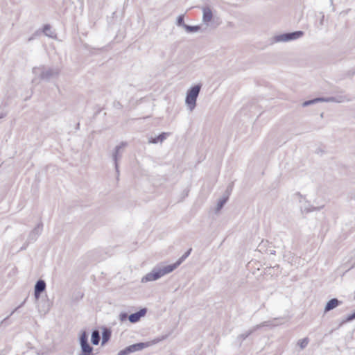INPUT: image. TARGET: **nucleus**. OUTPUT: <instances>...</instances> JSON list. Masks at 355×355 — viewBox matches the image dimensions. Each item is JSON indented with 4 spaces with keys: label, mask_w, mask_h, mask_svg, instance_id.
I'll use <instances>...</instances> for the list:
<instances>
[{
    "label": "nucleus",
    "mask_w": 355,
    "mask_h": 355,
    "mask_svg": "<svg viewBox=\"0 0 355 355\" xmlns=\"http://www.w3.org/2000/svg\"><path fill=\"white\" fill-rule=\"evenodd\" d=\"M304 35V32L301 31H294L291 33H286L274 37L275 42H286L294 40H297Z\"/></svg>",
    "instance_id": "6"
},
{
    "label": "nucleus",
    "mask_w": 355,
    "mask_h": 355,
    "mask_svg": "<svg viewBox=\"0 0 355 355\" xmlns=\"http://www.w3.org/2000/svg\"><path fill=\"white\" fill-rule=\"evenodd\" d=\"M201 87V84H197L190 87L187 92L185 103L191 112H192L196 106V101Z\"/></svg>",
    "instance_id": "2"
},
{
    "label": "nucleus",
    "mask_w": 355,
    "mask_h": 355,
    "mask_svg": "<svg viewBox=\"0 0 355 355\" xmlns=\"http://www.w3.org/2000/svg\"><path fill=\"white\" fill-rule=\"evenodd\" d=\"M149 346H150L149 343H139L133 344V345H131L125 347V349L121 350L118 353V355H128L130 353H132V352H135L137 351H140V350L143 349L144 348L148 347Z\"/></svg>",
    "instance_id": "8"
},
{
    "label": "nucleus",
    "mask_w": 355,
    "mask_h": 355,
    "mask_svg": "<svg viewBox=\"0 0 355 355\" xmlns=\"http://www.w3.org/2000/svg\"><path fill=\"white\" fill-rule=\"evenodd\" d=\"M100 340H101V337H100V334H99L98 330H96V329L94 330L92 333V338H91V341H92V344L94 345H97L99 343Z\"/></svg>",
    "instance_id": "18"
},
{
    "label": "nucleus",
    "mask_w": 355,
    "mask_h": 355,
    "mask_svg": "<svg viewBox=\"0 0 355 355\" xmlns=\"http://www.w3.org/2000/svg\"><path fill=\"white\" fill-rule=\"evenodd\" d=\"M127 146V143L122 141L119 145L116 146L112 153V159L114 162V166L116 173V179L119 180V161L122 157L123 153V148Z\"/></svg>",
    "instance_id": "5"
},
{
    "label": "nucleus",
    "mask_w": 355,
    "mask_h": 355,
    "mask_svg": "<svg viewBox=\"0 0 355 355\" xmlns=\"http://www.w3.org/2000/svg\"><path fill=\"white\" fill-rule=\"evenodd\" d=\"M342 302L338 300L336 298H333L327 302L325 307H324V313L329 312V311L335 309L340 304H341Z\"/></svg>",
    "instance_id": "14"
},
{
    "label": "nucleus",
    "mask_w": 355,
    "mask_h": 355,
    "mask_svg": "<svg viewBox=\"0 0 355 355\" xmlns=\"http://www.w3.org/2000/svg\"><path fill=\"white\" fill-rule=\"evenodd\" d=\"M331 1V3L332 4L333 3V0H330Z\"/></svg>",
    "instance_id": "32"
},
{
    "label": "nucleus",
    "mask_w": 355,
    "mask_h": 355,
    "mask_svg": "<svg viewBox=\"0 0 355 355\" xmlns=\"http://www.w3.org/2000/svg\"><path fill=\"white\" fill-rule=\"evenodd\" d=\"M184 15H179L176 20V25L178 26H180V27H182L183 28H184L185 26H187V24L184 23Z\"/></svg>",
    "instance_id": "23"
},
{
    "label": "nucleus",
    "mask_w": 355,
    "mask_h": 355,
    "mask_svg": "<svg viewBox=\"0 0 355 355\" xmlns=\"http://www.w3.org/2000/svg\"><path fill=\"white\" fill-rule=\"evenodd\" d=\"M277 324H272L271 323V322L270 321H265V322H261V324H257L254 327H253L251 329H250L248 331L244 333V334H240L237 338L238 339H241V340H244L245 339H246L251 334H252L254 331H257V329H259V328L261 327H268V326H277Z\"/></svg>",
    "instance_id": "9"
},
{
    "label": "nucleus",
    "mask_w": 355,
    "mask_h": 355,
    "mask_svg": "<svg viewBox=\"0 0 355 355\" xmlns=\"http://www.w3.org/2000/svg\"><path fill=\"white\" fill-rule=\"evenodd\" d=\"M227 200L228 196L223 197L219 199L215 209L216 213H218L221 210V209L224 207L225 204L227 202Z\"/></svg>",
    "instance_id": "19"
},
{
    "label": "nucleus",
    "mask_w": 355,
    "mask_h": 355,
    "mask_svg": "<svg viewBox=\"0 0 355 355\" xmlns=\"http://www.w3.org/2000/svg\"><path fill=\"white\" fill-rule=\"evenodd\" d=\"M320 102H333L336 103H342L345 101H349V99L346 96H331V97H319Z\"/></svg>",
    "instance_id": "10"
},
{
    "label": "nucleus",
    "mask_w": 355,
    "mask_h": 355,
    "mask_svg": "<svg viewBox=\"0 0 355 355\" xmlns=\"http://www.w3.org/2000/svg\"><path fill=\"white\" fill-rule=\"evenodd\" d=\"M172 266L170 265L168 266H157L153 268V270L147 273L145 276H144L141 279L142 283H146L148 282H153L159 279L162 277L164 276L166 274H168L173 272Z\"/></svg>",
    "instance_id": "1"
},
{
    "label": "nucleus",
    "mask_w": 355,
    "mask_h": 355,
    "mask_svg": "<svg viewBox=\"0 0 355 355\" xmlns=\"http://www.w3.org/2000/svg\"><path fill=\"white\" fill-rule=\"evenodd\" d=\"M110 331L107 329H104L102 334V345L105 344L110 340Z\"/></svg>",
    "instance_id": "20"
},
{
    "label": "nucleus",
    "mask_w": 355,
    "mask_h": 355,
    "mask_svg": "<svg viewBox=\"0 0 355 355\" xmlns=\"http://www.w3.org/2000/svg\"><path fill=\"white\" fill-rule=\"evenodd\" d=\"M26 300H25L22 303H21V304H20L19 306H17L16 309H15V310L12 311V313H10V315H12V314H13V313H15V312L18 309H19L20 307H21V306L25 304Z\"/></svg>",
    "instance_id": "28"
},
{
    "label": "nucleus",
    "mask_w": 355,
    "mask_h": 355,
    "mask_svg": "<svg viewBox=\"0 0 355 355\" xmlns=\"http://www.w3.org/2000/svg\"><path fill=\"white\" fill-rule=\"evenodd\" d=\"M324 17V15H322V18H321V19H320V24L321 25H322V24H323Z\"/></svg>",
    "instance_id": "29"
},
{
    "label": "nucleus",
    "mask_w": 355,
    "mask_h": 355,
    "mask_svg": "<svg viewBox=\"0 0 355 355\" xmlns=\"http://www.w3.org/2000/svg\"><path fill=\"white\" fill-rule=\"evenodd\" d=\"M128 314L126 313H121L119 315V320L121 321H125L127 318H128Z\"/></svg>",
    "instance_id": "26"
},
{
    "label": "nucleus",
    "mask_w": 355,
    "mask_h": 355,
    "mask_svg": "<svg viewBox=\"0 0 355 355\" xmlns=\"http://www.w3.org/2000/svg\"><path fill=\"white\" fill-rule=\"evenodd\" d=\"M184 30L187 32V33H196V32H198L199 31L201 30V26L198 25V26H190V25H187L185 26L184 28Z\"/></svg>",
    "instance_id": "21"
},
{
    "label": "nucleus",
    "mask_w": 355,
    "mask_h": 355,
    "mask_svg": "<svg viewBox=\"0 0 355 355\" xmlns=\"http://www.w3.org/2000/svg\"><path fill=\"white\" fill-rule=\"evenodd\" d=\"M202 10V22L207 26L213 19V12L209 6H204Z\"/></svg>",
    "instance_id": "12"
},
{
    "label": "nucleus",
    "mask_w": 355,
    "mask_h": 355,
    "mask_svg": "<svg viewBox=\"0 0 355 355\" xmlns=\"http://www.w3.org/2000/svg\"><path fill=\"white\" fill-rule=\"evenodd\" d=\"M309 342L308 338H304L298 340L297 345L300 346L301 349H304L308 345Z\"/></svg>",
    "instance_id": "24"
},
{
    "label": "nucleus",
    "mask_w": 355,
    "mask_h": 355,
    "mask_svg": "<svg viewBox=\"0 0 355 355\" xmlns=\"http://www.w3.org/2000/svg\"><path fill=\"white\" fill-rule=\"evenodd\" d=\"M33 73L35 75L40 74L42 80H49L51 78L57 77L60 73V70L58 68H46L44 66L39 67H34Z\"/></svg>",
    "instance_id": "3"
},
{
    "label": "nucleus",
    "mask_w": 355,
    "mask_h": 355,
    "mask_svg": "<svg viewBox=\"0 0 355 355\" xmlns=\"http://www.w3.org/2000/svg\"><path fill=\"white\" fill-rule=\"evenodd\" d=\"M191 251V249H189L175 263L170 265V266L173 267V270L176 269L182 263V261L190 254Z\"/></svg>",
    "instance_id": "17"
},
{
    "label": "nucleus",
    "mask_w": 355,
    "mask_h": 355,
    "mask_svg": "<svg viewBox=\"0 0 355 355\" xmlns=\"http://www.w3.org/2000/svg\"><path fill=\"white\" fill-rule=\"evenodd\" d=\"M352 198L355 199V194L354 195V196L352 197Z\"/></svg>",
    "instance_id": "31"
},
{
    "label": "nucleus",
    "mask_w": 355,
    "mask_h": 355,
    "mask_svg": "<svg viewBox=\"0 0 355 355\" xmlns=\"http://www.w3.org/2000/svg\"><path fill=\"white\" fill-rule=\"evenodd\" d=\"M43 224L42 223H38L34 228L32 230L27 238V241L25 243V245L23 246L21 249L24 250L26 248L28 245L31 243H33L38 239L39 236L41 234L42 231Z\"/></svg>",
    "instance_id": "7"
},
{
    "label": "nucleus",
    "mask_w": 355,
    "mask_h": 355,
    "mask_svg": "<svg viewBox=\"0 0 355 355\" xmlns=\"http://www.w3.org/2000/svg\"><path fill=\"white\" fill-rule=\"evenodd\" d=\"M170 135L169 132H162L159 135H158L157 137L155 138H150L148 141L149 143L151 144H157L158 142H163L166 137Z\"/></svg>",
    "instance_id": "16"
},
{
    "label": "nucleus",
    "mask_w": 355,
    "mask_h": 355,
    "mask_svg": "<svg viewBox=\"0 0 355 355\" xmlns=\"http://www.w3.org/2000/svg\"><path fill=\"white\" fill-rule=\"evenodd\" d=\"M268 245L269 243L268 241H262L258 246V248H259V250H265L267 253H269L270 254H275V250L273 248H272L271 247L267 248Z\"/></svg>",
    "instance_id": "15"
},
{
    "label": "nucleus",
    "mask_w": 355,
    "mask_h": 355,
    "mask_svg": "<svg viewBox=\"0 0 355 355\" xmlns=\"http://www.w3.org/2000/svg\"><path fill=\"white\" fill-rule=\"evenodd\" d=\"M146 309L144 308L140 309L139 311L132 313L128 316V320L131 323H136L139 322L141 318L144 317L146 313Z\"/></svg>",
    "instance_id": "13"
},
{
    "label": "nucleus",
    "mask_w": 355,
    "mask_h": 355,
    "mask_svg": "<svg viewBox=\"0 0 355 355\" xmlns=\"http://www.w3.org/2000/svg\"><path fill=\"white\" fill-rule=\"evenodd\" d=\"M8 318H9V316L6 317V318L4 319V320H6L8 319Z\"/></svg>",
    "instance_id": "30"
},
{
    "label": "nucleus",
    "mask_w": 355,
    "mask_h": 355,
    "mask_svg": "<svg viewBox=\"0 0 355 355\" xmlns=\"http://www.w3.org/2000/svg\"><path fill=\"white\" fill-rule=\"evenodd\" d=\"M319 102H320L319 98H315L312 99V100H309V101H304L302 103V106L303 107H306V106H309V105H313V104H315V103H319Z\"/></svg>",
    "instance_id": "25"
},
{
    "label": "nucleus",
    "mask_w": 355,
    "mask_h": 355,
    "mask_svg": "<svg viewBox=\"0 0 355 355\" xmlns=\"http://www.w3.org/2000/svg\"><path fill=\"white\" fill-rule=\"evenodd\" d=\"M354 319H355V311L353 313L349 315L347 317V318L345 319V322H349V321H352V320H353Z\"/></svg>",
    "instance_id": "27"
},
{
    "label": "nucleus",
    "mask_w": 355,
    "mask_h": 355,
    "mask_svg": "<svg viewBox=\"0 0 355 355\" xmlns=\"http://www.w3.org/2000/svg\"><path fill=\"white\" fill-rule=\"evenodd\" d=\"M46 289V282L42 279H39L35 285L34 289V295L35 300L37 301L40 297L42 293Z\"/></svg>",
    "instance_id": "11"
},
{
    "label": "nucleus",
    "mask_w": 355,
    "mask_h": 355,
    "mask_svg": "<svg viewBox=\"0 0 355 355\" xmlns=\"http://www.w3.org/2000/svg\"><path fill=\"white\" fill-rule=\"evenodd\" d=\"M43 32L48 37H53L54 33L52 31L51 27L49 24L44 25V28H43Z\"/></svg>",
    "instance_id": "22"
},
{
    "label": "nucleus",
    "mask_w": 355,
    "mask_h": 355,
    "mask_svg": "<svg viewBox=\"0 0 355 355\" xmlns=\"http://www.w3.org/2000/svg\"><path fill=\"white\" fill-rule=\"evenodd\" d=\"M81 352L79 355H94L93 347L88 343V334L83 331L79 338Z\"/></svg>",
    "instance_id": "4"
}]
</instances>
